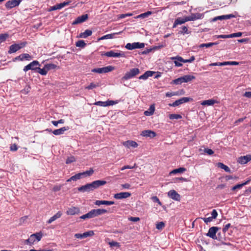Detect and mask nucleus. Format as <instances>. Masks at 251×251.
I'll list each match as a JSON object with an SVG mask.
<instances>
[{
  "label": "nucleus",
  "instance_id": "f257e3e1",
  "mask_svg": "<svg viewBox=\"0 0 251 251\" xmlns=\"http://www.w3.org/2000/svg\"><path fill=\"white\" fill-rule=\"evenodd\" d=\"M106 181L102 180H98L90 183L86 184L85 185H83L78 188V190L79 192H89L93 191L96 189H97L100 186L104 185L106 184Z\"/></svg>",
  "mask_w": 251,
  "mask_h": 251
},
{
  "label": "nucleus",
  "instance_id": "f03ea898",
  "mask_svg": "<svg viewBox=\"0 0 251 251\" xmlns=\"http://www.w3.org/2000/svg\"><path fill=\"white\" fill-rule=\"evenodd\" d=\"M202 14L200 13H193L190 16H186L183 18H178L176 19L174 24L173 27H176L177 25H181L187 21H194L201 18Z\"/></svg>",
  "mask_w": 251,
  "mask_h": 251
},
{
  "label": "nucleus",
  "instance_id": "7ed1b4c3",
  "mask_svg": "<svg viewBox=\"0 0 251 251\" xmlns=\"http://www.w3.org/2000/svg\"><path fill=\"white\" fill-rule=\"evenodd\" d=\"M194 78L195 77L193 75H185L183 76L173 80L172 83H174L176 85L180 84L183 82H188Z\"/></svg>",
  "mask_w": 251,
  "mask_h": 251
},
{
  "label": "nucleus",
  "instance_id": "20e7f679",
  "mask_svg": "<svg viewBox=\"0 0 251 251\" xmlns=\"http://www.w3.org/2000/svg\"><path fill=\"white\" fill-rule=\"evenodd\" d=\"M140 73V71L138 68H133L129 72H127L125 75L122 78V80H125L129 79L131 78H132L136 76V75H138Z\"/></svg>",
  "mask_w": 251,
  "mask_h": 251
},
{
  "label": "nucleus",
  "instance_id": "39448f33",
  "mask_svg": "<svg viewBox=\"0 0 251 251\" xmlns=\"http://www.w3.org/2000/svg\"><path fill=\"white\" fill-rule=\"evenodd\" d=\"M114 67L112 66H108L103 68H95L92 70V72L99 74L106 73L112 71Z\"/></svg>",
  "mask_w": 251,
  "mask_h": 251
},
{
  "label": "nucleus",
  "instance_id": "423d86ee",
  "mask_svg": "<svg viewBox=\"0 0 251 251\" xmlns=\"http://www.w3.org/2000/svg\"><path fill=\"white\" fill-rule=\"evenodd\" d=\"M38 66H40L39 62L38 61L35 60L25 66L23 70L25 72H26L29 70H32L36 72Z\"/></svg>",
  "mask_w": 251,
  "mask_h": 251
},
{
  "label": "nucleus",
  "instance_id": "0eeeda50",
  "mask_svg": "<svg viewBox=\"0 0 251 251\" xmlns=\"http://www.w3.org/2000/svg\"><path fill=\"white\" fill-rule=\"evenodd\" d=\"M219 229V228L218 227L212 226L209 229L208 232L206 233V235L214 240L217 239V237L216 234Z\"/></svg>",
  "mask_w": 251,
  "mask_h": 251
},
{
  "label": "nucleus",
  "instance_id": "6e6552de",
  "mask_svg": "<svg viewBox=\"0 0 251 251\" xmlns=\"http://www.w3.org/2000/svg\"><path fill=\"white\" fill-rule=\"evenodd\" d=\"M145 47L144 43H133L132 44L127 43L126 46V49L129 50H132L135 49H141Z\"/></svg>",
  "mask_w": 251,
  "mask_h": 251
},
{
  "label": "nucleus",
  "instance_id": "1a4fd4ad",
  "mask_svg": "<svg viewBox=\"0 0 251 251\" xmlns=\"http://www.w3.org/2000/svg\"><path fill=\"white\" fill-rule=\"evenodd\" d=\"M22 0H10L7 1L5 6L7 9H11L17 6H18Z\"/></svg>",
  "mask_w": 251,
  "mask_h": 251
},
{
  "label": "nucleus",
  "instance_id": "9d476101",
  "mask_svg": "<svg viewBox=\"0 0 251 251\" xmlns=\"http://www.w3.org/2000/svg\"><path fill=\"white\" fill-rule=\"evenodd\" d=\"M206 217H205V223L207 224L208 223H210L213 221V219H215L217 216L218 213L215 209H213L211 214V216H209L208 213L205 215Z\"/></svg>",
  "mask_w": 251,
  "mask_h": 251
},
{
  "label": "nucleus",
  "instance_id": "9b49d317",
  "mask_svg": "<svg viewBox=\"0 0 251 251\" xmlns=\"http://www.w3.org/2000/svg\"><path fill=\"white\" fill-rule=\"evenodd\" d=\"M104 55L107 57H126L125 53L123 52H114L112 50L107 51L104 53Z\"/></svg>",
  "mask_w": 251,
  "mask_h": 251
},
{
  "label": "nucleus",
  "instance_id": "f8f14e48",
  "mask_svg": "<svg viewBox=\"0 0 251 251\" xmlns=\"http://www.w3.org/2000/svg\"><path fill=\"white\" fill-rule=\"evenodd\" d=\"M42 237V232H37L31 235L29 238L31 245H33L36 240L39 241Z\"/></svg>",
  "mask_w": 251,
  "mask_h": 251
},
{
  "label": "nucleus",
  "instance_id": "ddd939ff",
  "mask_svg": "<svg viewBox=\"0 0 251 251\" xmlns=\"http://www.w3.org/2000/svg\"><path fill=\"white\" fill-rule=\"evenodd\" d=\"M94 235V232L93 230H89L82 234L76 233L75 234V237L78 239H83L88 237L92 236Z\"/></svg>",
  "mask_w": 251,
  "mask_h": 251
},
{
  "label": "nucleus",
  "instance_id": "4468645a",
  "mask_svg": "<svg viewBox=\"0 0 251 251\" xmlns=\"http://www.w3.org/2000/svg\"><path fill=\"white\" fill-rule=\"evenodd\" d=\"M117 103V102L116 101L108 100L106 101H98L95 102L94 104L98 106L105 107L107 106L113 105L115 104H116Z\"/></svg>",
  "mask_w": 251,
  "mask_h": 251
},
{
  "label": "nucleus",
  "instance_id": "2eb2a0df",
  "mask_svg": "<svg viewBox=\"0 0 251 251\" xmlns=\"http://www.w3.org/2000/svg\"><path fill=\"white\" fill-rule=\"evenodd\" d=\"M190 100H191V99L190 98L183 97V98H182L178 100H176L172 104H170V105H171L172 106L175 107V106H178L182 103H183L184 102H187L190 101Z\"/></svg>",
  "mask_w": 251,
  "mask_h": 251
},
{
  "label": "nucleus",
  "instance_id": "dca6fc26",
  "mask_svg": "<svg viewBox=\"0 0 251 251\" xmlns=\"http://www.w3.org/2000/svg\"><path fill=\"white\" fill-rule=\"evenodd\" d=\"M141 135L144 137H150V138H153L156 136V134L153 131L145 130L141 132Z\"/></svg>",
  "mask_w": 251,
  "mask_h": 251
},
{
  "label": "nucleus",
  "instance_id": "f3484780",
  "mask_svg": "<svg viewBox=\"0 0 251 251\" xmlns=\"http://www.w3.org/2000/svg\"><path fill=\"white\" fill-rule=\"evenodd\" d=\"M168 195L170 198L177 201H180V195L174 190H170Z\"/></svg>",
  "mask_w": 251,
  "mask_h": 251
},
{
  "label": "nucleus",
  "instance_id": "a211bd4d",
  "mask_svg": "<svg viewBox=\"0 0 251 251\" xmlns=\"http://www.w3.org/2000/svg\"><path fill=\"white\" fill-rule=\"evenodd\" d=\"M251 160V155H247L239 157L237 162L241 164H245Z\"/></svg>",
  "mask_w": 251,
  "mask_h": 251
},
{
  "label": "nucleus",
  "instance_id": "6ab92c4d",
  "mask_svg": "<svg viewBox=\"0 0 251 251\" xmlns=\"http://www.w3.org/2000/svg\"><path fill=\"white\" fill-rule=\"evenodd\" d=\"M31 59V56L28 53H23L20 54L19 56L16 57L13 59V61L16 60L23 61L24 59L30 60Z\"/></svg>",
  "mask_w": 251,
  "mask_h": 251
},
{
  "label": "nucleus",
  "instance_id": "aec40b11",
  "mask_svg": "<svg viewBox=\"0 0 251 251\" xmlns=\"http://www.w3.org/2000/svg\"><path fill=\"white\" fill-rule=\"evenodd\" d=\"M235 17V15L233 14H228V15H222V16H219L217 17H216L214 18L212 21L213 22L216 21L217 20H227L229 19Z\"/></svg>",
  "mask_w": 251,
  "mask_h": 251
},
{
  "label": "nucleus",
  "instance_id": "412c9836",
  "mask_svg": "<svg viewBox=\"0 0 251 251\" xmlns=\"http://www.w3.org/2000/svg\"><path fill=\"white\" fill-rule=\"evenodd\" d=\"M131 196L129 192H121L114 195V198L116 199H122L127 198Z\"/></svg>",
  "mask_w": 251,
  "mask_h": 251
},
{
  "label": "nucleus",
  "instance_id": "4be33fe9",
  "mask_svg": "<svg viewBox=\"0 0 251 251\" xmlns=\"http://www.w3.org/2000/svg\"><path fill=\"white\" fill-rule=\"evenodd\" d=\"M88 18L87 14L82 15L77 17L75 21L73 22V25H76L79 23H81L85 21Z\"/></svg>",
  "mask_w": 251,
  "mask_h": 251
},
{
  "label": "nucleus",
  "instance_id": "5701e85b",
  "mask_svg": "<svg viewBox=\"0 0 251 251\" xmlns=\"http://www.w3.org/2000/svg\"><path fill=\"white\" fill-rule=\"evenodd\" d=\"M69 126H64L59 129L54 130L52 131V133L55 135H61L64 134V132L69 130Z\"/></svg>",
  "mask_w": 251,
  "mask_h": 251
},
{
  "label": "nucleus",
  "instance_id": "b1692460",
  "mask_svg": "<svg viewBox=\"0 0 251 251\" xmlns=\"http://www.w3.org/2000/svg\"><path fill=\"white\" fill-rule=\"evenodd\" d=\"M79 212V209L76 207H71L69 208L66 212L68 215H74L78 214Z\"/></svg>",
  "mask_w": 251,
  "mask_h": 251
},
{
  "label": "nucleus",
  "instance_id": "393cba45",
  "mask_svg": "<svg viewBox=\"0 0 251 251\" xmlns=\"http://www.w3.org/2000/svg\"><path fill=\"white\" fill-rule=\"evenodd\" d=\"M123 145L128 148H130V147L136 148L138 147V144L136 142L130 140L124 142Z\"/></svg>",
  "mask_w": 251,
  "mask_h": 251
},
{
  "label": "nucleus",
  "instance_id": "a878e982",
  "mask_svg": "<svg viewBox=\"0 0 251 251\" xmlns=\"http://www.w3.org/2000/svg\"><path fill=\"white\" fill-rule=\"evenodd\" d=\"M155 72L151 71H148L146 72L143 75H140L139 77L140 79H147L149 77L152 76Z\"/></svg>",
  "mask_w": 251,
  "mask_h": 251
},
{
  "label": "nucleus",
  "instance_id": "bb28decb",
  "mask_svg": "<svg viewBox=\"0 0 251 251\" xmlns=\"http://www.w3.org/2000/svg\"><path fill=\"white\" fill-rule=\"evenodd\" d=\"M95 204L98 206H100L101 204L110 205L114 204V202L113 201L97 200L95 202Z\"/></svg>",
  "mask_w": 251,
  "mask_h": 251
},
{
  "label": "nucleus",
  "instance_id": "cd10ccee",
  "mask_svg": "<svg viewBox=\"0 0 251 251\" xmlns=\"http://www.w3.org/2000/svg\"><path fill=\"white\" fill-rule=\"evenodd\" d=\"M20 49V45L19 44H14L10 46L9 53H12L16 52Z\"/></svg>",
  "mask_w": 251,
  "mask_h": 251
},
{
  "label": "nucleus",
  "instance_id": "c85d7f7f",
  "mask_svg": "<svg viewBox=\"0 0 251 251\" xmlns=\"http://www.w3.org/2000/svg\"><path fill=\"white\" fill-rule=\"evenodd\" d=\"M155 110V107L154 104H152L150 106L149 109L144 112V114L147 116L152 115Z\"/></svg>",
  "mask_w": 251,
  "mask_h": 251
},
{
  "label": "nucleus",
  "instance_id": "c756f323",
  "mask_svg": "<svg viewBox=\"0 0 251 251\" xmlns=\"http://www.w3.org/2000/svg\"><path fill=\"white\" fill-rule=\"evenodd\" d=\"M95 217L102 215L107 212V210L104 209H94Z\"/></svg>",
  "mask_w": 251,
  "mask_h": 251
},
{
  "label": "nucleus",
  "instance_id": "7c9ffc66",
  "mask_svg": "<svg viewBox=\"0 0 251 251\" xmlns=\"http://www.w3.org/2000/svg\"><path fill=\"white\" fill-rule=\"evenodd\" d=\"M92 32L91 30L87 29L84 32H81L79 35V38H86L87 37L91 36Z\"/></svg>",
  "mask_w": 251,
  "mask_h": 251
},
{
  "label": "nucleus",
  "instance_id": "2f4dec72",
  "mask_svg": "<svg viewBox=\"0 0 251 251\" xmlns=\"http://www.w3.org/2000/svg\"><path fill=\"white\" fill-rule=\"evenodd\" d=\"M82 174L81 173H78L77 174H75V175L71 176L70 178H69L67 182H70L71 181H76L78 179H80L81 177H82Z\"/></svg>",
  "mask_w": 251,
  "mask_h": 251
},
{
  "label": "nucleus",
  "instance_id": "473e14b6",
  "mask_svg": "<svg viewBox=\"0 0 251 251\" xmlns=\"http://www.w3.org/2000/svg\"><path fill=\"white\" fill-rule=\"evenodd\" d=\"M62 215V213L61 212H58L56 214L51 217L47 222L48 224H50L57 219L60 218Z\"/></svg>",
  "mask_w": 251,
  "mask_h": 251
},
{
  "label": "nucleus",
  "instance_id": "72a5a7b5",
  "mask_svg": "<svg viewBox=\"0 0 251 251\" xmlns=\"http://www.w3.org/2000/svg\"><path fill=\"white\" fill-rule=\"evenodd\" d=\"M250 181V180L249 179L247 181H245V182H244V183H243L242 184H237V185H236L232 187L231 190L234 191V190H235L236 189H240L242 188V187L244 186V185L248 184L249 183Z\"/></svg>",
  "mask_w": 251,
  "mask_h": 251
},
{
  "label": "nucleus",
  "instance_id": "f704fd0d",
  "mask_svg": "<svg viewBox=\"0 0 251 251\" xmlns=\"http://www.w3.org/2000/svg\"><path fill=\"white\" fill-rule=\"evenodd\" d=\"M219 101L214 99L205 100L204 104L207 106L213 105L215 103H218Z\"/></svg>",
  "mask_w": 251,
  "mask_h": 251
},
{
  "label": "nucleus",
  "instance_id": "c9c22d12",
  "mask_svg": "<svg viewBox=\"0 0 251 251\" xmlns=\"http://www.w3.org/2000/svg\"><path fill=\"white\" fill-rule=\"evenodd\" d=\"M217 166L222 169H224L226 172H230V169H229V168L227 166L224 164L222 163H218L217 164Z\"/></svg>",
  "mask_w": 251,
  "mask_h": 251
},
{
  "label": "nucleus",
  "instance_id": "e433bc0d",
  "mask_svg": "<svg viewBox=\"0 0 251 251\" xmlns=\"http://www.w3.org/2000/svg\"><path fill=\"white\" fill-rule=\"evenodd\" d=\"M186 169L183 167H180L178 169H174L173 171H172L170 174H175L176 173H182L183 172H185L186 171Z\"/></svg>",
  "mask_w": 251,
  "mask_h": 251
},
{
  "label": "nucleus",
  "instance_id": "4c0bfd02",
  "mask_svg": "<svg viewBox=\"0 0 251 251\" xmlns=\"http://www.w3.org/2000/svg\"><path fill=\"white\" fill-rule=\"evenodd\" d=\"M172 60L176 59L179 61V62H182L183 63H190V61L189 59H183L181 57L176 56V57H173L171 58Z\"/></svg>",
  "mask_w": 251,
  "mask_h": 251
},
{
  "label": "nucleus",
  "instance_id": "58836bf2",
  "mask_svg": "<svg viewBox=\"0 0 251 251\" xmlns=\"http://www.w3.org/2000/svg\"><path fill=\"white\" fill-rule=\"evenodd\" d=\"M151 11H148L147 12L144 13L143 14H141L140 15H139L135 17V19H138V18H145L148 16L151 15Z\"/></svg>",
  "mask_w": 251,
  "mask_h": 251
},
{
  "label": "nucleus",
  "instance_id": "ea45409f",
  "mask_svg": "<svg viewBox=\"0 0 251 251\" xmlns=\"http://www.w3.org/2000/svg\"><path fill=\"white\" fill-rule=\"evenodd\" d=\"M94 171L93 169H90L89 170H87L83 173H81V174H82V176H91L94 173Z\"/></svg>",
  "mask_w": 251,
  "mask_h": 251
},
{
  "label": "nucleus",
  "instance_id": "a19ab883",
  "mask_svg": "<svg viewBox=\"0 0 251 251\" xmlns=\"http://www.w3.org/2000/svg\"><path fill=\"white\" fill-rule=\"evenodd\" d=\"M36 72L39 73L42 75H46L48 71L45 67L43 69H41L40 68L38 67Z\"/></svg>",
  "mask_w": 251,
  "mask_h": 251
},
{
  "label": "nucleus",
  "instance_id": "79ce46f5",
  "mask_svg": "<svg viewBox=\"0 0 251 251\" xmlns=\"http://www.w3.org/2000/svg\"><path fill=\"white\" fill-rule=\"evenodd\" d=\"M57 66L54 64H47L45 65V68L48 71L50 70L54 69Z\"/></svg>",
  "mask_w": 251,
  "mask_h": 251
},
{
  "label": "nucleus",
  "instance_id": "37998d69",
  "mask_svg": "<svg viewBox=\"0 0 251 251\" xmlns=\"http://www.w3.org/2000/svg\"><path fill=\"white\" fill-rule=\"evenodd\" d=\"M86 45V44L83 40H79L75 43V46L77 47L84 48Z\"/></svg>",
  "mask_w": 251,
  "mask_h": 251
},
{
  "label": "nucleus",
  "instance_id": "c03bdc74",
  "mask_svg": "<svg viewBox=\"0 0 251 251\" xmlns=\"http://www.w3.org/2000/svg\"><path fill=\"white\" fill-rule=\"evenodd\" d=\"M181 118L182 117L180 114H172L169 115V118L171 120L179 119Z\"/></svg>",
  "mask_w": 251,
  "mask_h": 251
},
{
  "label": "nucleus",
  "instance_id": "a18cd8bd",
  "mask_svg": "<svg viewBox=\"0 0 251 251\" xmlns=\"http://www.w3.org/2000/svg\"><path fill=\"white\" fill-rule=\"evenodd\" d=\"M165 227V223L160 222L156 224V228L158 230H162Z\"/></svg>",
  "mask_w": 251,
  "mask_h": 251
},
{
  "label": "nucleus",
  "instance_id": "49530a36",
  "mask_svg": "<svg viewBox=\"0 0 251 251\" xmlns=\"http://www.w3.org/2000/svg\"><path fill=\"white\" fill-rule=\"evenodd\" d=\"M75 158L74 156H71L68 157L66 160V164H70L73 162H74L75 161Z\"/></svg>",
  "mask_w": 251,
  "mask_h": 251
},
{
  "label": "nucleus",
  "instance_id": "de8ad7c7",
  "mask_svg": "<svg viewBox=\"0 0 251 251\" xmlns=\"http://www.w3.org/2000/svg\"><path fill=\"white\" fill-rule=\"evenodd\" d=\"M8 37V34L7 33L0 34V43L3 42Z\"/></svg>",
  "mask_w": 251,
  "mask_h": 251
},
{
  "label": "nucleus",
  "instance_id": "09e8293b",
  "mask_svg": "<svg viewBox=\"0 0 251 251\" xmlns=\"http://www.w3.org/2000/svg\"><path fill=\"white\" fill-rule=\"evenodd\" d=\"M71 1L70 0H67L62 3L58 4V5L59 8V9L64 7L65 6L68 5L71 3Z\"/></svg>",
  "mask_w": 251,
  "mask_h": 251
},
{
  "label": "nucleus",
  "instance_id": "8fccbe9b",
  "mask_svg": "<svg viewBox=\"0 0 251 251\" xmlns=\"http://www.w3.org/2000/svg\"><path fill=\"white\" fill-rule=\"evenodd\" d=\"M121 32H116V33H112V34H109L105 35V39H112V38H113L114 37V36H115V35L119 34H120Z\"/></svg>",
  "mask_w": 251,
  "mask_h": 251
},
{
  "label": "nucleus",
  "instance_id": "3c124183",
  "mask_svg": "<svg viewBox=\"0 0 251 251\" xmlns=\"http://www.w3.org/2000/svg\"><path fill=\"white\" fill-rule=\"evenodd\" d=\"M151 199L153 202H157L159 205H162V203L156 196H153Z\"/></svg>",
  "mask_w": 251,
  "mask_h": 251
},
{
  "label": "nucleus",
  "instance_id": "603ef678",
  "mask_svg": "<svg viewBox=\"0 0 251 251\" xmlns=\"http://www.w3.org/2000/svg\"><path fill=\"white\" fill-rule=\"evenodd\" d=\"M239 63L236 61H227L224 62L225 65H238Z\"/></svg>",
  "mask_w": 251,
  "mask_h": 251
},
{
  "label": "nucleus",
  "instance_id": "864d4df0",
  "mask_svg": "<svg viewBox=\"0 0 251 251\" xmlns=\"http://www.w3.org/2000/svg\"><path fill=\"white\" fill-rule=\"evenodd\" d=\"M98 86H99L98 84H94V83H91L90 84L89 86H88L87 87H86V89L90 90V89H92L93 88H95L97 87Z\"/></svg>",
  "mask_w": 251,
  "mask_h": 251
},
{
  "label": "nucleus",
  "instance_id": "5fc2aeb1",
  "mask_svg": "<svg viewBox=\"0 0 251 251\" xmlns=\"http://www.w3.org/2000/svg\"><path fill=\"white\" fill-rule=\"evenodd\" d=\"M109 245H110V246L111 247H120L119 243L117 242H115V241H112V242H109Z\"/></svg>",
  "mask_w": 251,
  "mask_h": 251
},
{
  "label": "nucleus",
  "instance_id": "6e6d98bb",
  "mask_svg": "<svg viewBox=\"0 0 251 251\" xmlns=\"http://www.w3.org/2000/svg\"><path fill=\"white\" fill-rule=\"evenodd\" d=\"M136 166V164H134V166H130L129 165H126V166H125L124 167H123L122 168H121V170L122 171H123L125 169H133V168H135V167Z\"/></svg>",
  "mask_w": 251,
  "mask_h": 251
},
{
  "label": "nucleus",
  "instance_id": "4d7b16f0",
  "mask_svg": "<svg viewBox=\"0 0 251 251\" xmlns=\"http://www.w3.org/2000/svg\"><path fill=\"white\" fill-rule=\"evenodd\" d=\"M242 35V33L239 32L237 33H234L230 34V38L236 37H240Z\"/></svg>",
  "mask_w": 251,
  "mask_h": 251
},
{
  "label": "nucleus",
  "instance_id": "13d9d810",
  "mask_svg": "<svg viewBox=\"0 0 251 251\" xmlns=\"http://www.w3.org/2000/svg\"><path fill=\"white\" fill-rule=\"evenodd\" d=\"M231 224L228 223L225 225L223 228V232L224 233H226L228 229V228L230 227Z\"/></svg>",
  "mask_w": 251,
  "mask_h": 251
},
{
  "label": "nucleus",
  "instance_id": "bf43d9fd",
  "mask_svg": "<svg viewBox=\"0 0 251 251\" xmlns=\"http://www.w3.org/2000/svg\"><path fill=\"white\" fill-rule=\"evenodd\" d=\"M88 214L89 219L96 217L93 209H92L91 211H90L89 212H88Z\"/></svg>",
  "mask_w": 251,
  "mask_h": 251
},
{
  "label": "nucleus",
  "instance_id": "052dcab7",
  "mask_svg": "<svg viewBox=\"0 0 251 251\" xmlns=\"http://www.w3.org/2000/svg\"><path fill=\"white\" fill-rule=\"evenodd\" d=\"M230 34L228 35H220L216 36V38H230Z\"/></svg>",
  "mask_w": 251,
  "mask_h": 251
},
{
  "label": "nucleus",
  "instance_id": "680f3d73",
  "mask_svg": "<svg viewBox=\"0 0 251 251\" xmlns=\"http://www.w3.org/2000/svg\"><path fill=\"white\" fill-rule=\"evenodd\" d=\"M224 64V62H216V63H211L210 64H209V66H225V64Z\"/></svg>",
  "mask_w": 251,
  "mask_h": 251
},
{
  "label": "nucleus",
  "instance_id": "e2e57ef3",
  "mask_svg": "<svg viewBox=\"0 0 251 251\" xmlns=\"http://www.w3.org/2000/svg\"><path fill=\"white\" fill-rule=\"evenodd\" d=\"M10 150L11 151H16L18 150L17 145L15 144L11 145V146L10 147Z\"/></svg>",
  "mask_w": 251,
  "mask_h": 251
},
{
  "label": "nucleus",
  "instance_id": "0e129e2a",
  "mask_svg": "<svg viewBox=\"0 0 251 251\" xmlns=\"http://www.w3.org/2000/svg\"><path fill=\"white\" fill-rule=\"evenodd\" d=\"M205 153H207L208 155H212L214 153V151L211 149L205 148Z\"/></svg>",
  "mask_w": 251,
  "mask_h": 251
},
{
  "label": "nucleus",
  "instance_id": "69168bd1",
  "mask_svg": "<svg viewBox=\"0 0 251 251\" xmlns=\"http://www.w3.org/2000/svg\"><path fill=\"white\" fill-rule=\"evenodd\" d=\"M152 50V49H147L144 51L141 52L142 54H146L149 53H150L151 50Z\"/></svg>",
  "mask_w": 251,
  "mask_h": 251
},
{
  "label": "nucleus",
  "instance_id": "338daca9",
  "mask_svg": "<svg viewBox=\"0 0 251 251\" xmlns=\"http://www.w3.org/2000/svg\"><path fill=\"white\" fill-rule=\"evenodd\" d=\"M129 220L130 221L132 222H137L140 220V218L139 217H131L129 218Z\"/></svg>",
  "mask_w": 251,
  "mask_h": 251
},
{
  "label": "nucleus",
  "instance_id": "774afa93",
  "mask_svg": "<svg viewBox=\"0 0 251 251\" xmlns=\"http://www.w3.org/2000/svg\"><path fill=\"white\" fill-rule=\"evenodd\" d=\"M244 96L246 97L251 98V92H246Z\"/></svg>",
  "mask_w": 251,
  "mask_h": 251
}]
</instances>
